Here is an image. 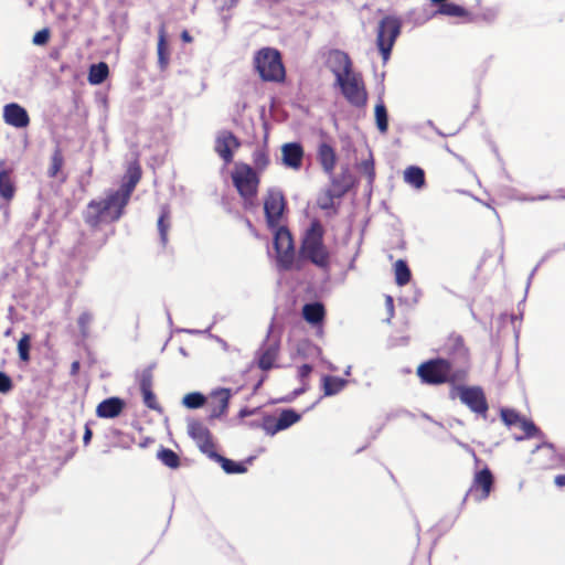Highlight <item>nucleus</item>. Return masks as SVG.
Wrapping results in <instances>:
<instances>
[{
  "label": "nucleus",
  "mask_w": 565,
  "mask_h": 565,
  "mask_svg": "<svg viewBox=\"0 0 565 565\" xmlns=\"http://www.w3.org/2000/svg\"><path fill=\"white\" fill-rule=\"evenodd\" d=\"M7 337L11 334V329L7 330L4 333Z\"/></svg>",
  "instance_id": "54"
},
{
  "label": "nucleus",
  "mask_w": 565,
  "mask_h": 565,
  "mask_svg": "<svg viewBox=\"0 0 565 565\" xmlns=\"http://www.w3.org/2000/svg\"><path fill=\"white\" fill-rule=\"evenodd\" d=\"M232 180L241 196L246 202H252L259 183L256 171L248 164L236 163L232 171Z\"/></svg>",
  "instance_id": "4"
},
{
  "label": "nucleus",
  "mask_w": 565,
  "mask_h": 565,
  "mask_svg": "<svg viewBox=\"0 0 565 565\" xmlns=\"http://www.w3.org/2000/svg\"><path fill=\"white\" fill-rule=\"evenodd\" d=\"M15 193L14 183L10 177L9 171L0 170V196L7 201L13 199Z\"/></svg>",
  "instance_id": "23"
},
{
  "label": "nucleus",
  "mask_w": 565,
  "mask_h": 565,
  "mask_svg": "<svg viewBox=\"0 0 565 565\" xmlns=\"http://www.w3.org/2000/svg\"><path fill=\"white\" fill-rule=\"evenodd\" d=\"M303 149L298 142H288L281 146V160L287 168L299 170L302 164Z\"/></svg>",
  "instance_id": "15"
},
{
  "label": "nucleus",
  "mask_w": 565,
  "mask_h": 565,
  "mask_svg": "<svg viewBox=\"0 0 565 565\" xmlns=\"http://www.w3.org/2000/svg\"><path fill=\"white\" fill-rule=\"evenodd\" d=\"M253 161L257 170L262 171L266 169L269 163L268 154L265 150L258 149L253 154Z\"/></svg>",
  "instance_id": "37"
},
{
  "label": "nucleus",
  "mask_w": 565,
  "mask_h": 565,
  "mask_svg": "<svg viewBox=\"0 0 565 565\" xmlns=\"http://www.w3.org/2000/svg\"><path fill=\"white\" fill-rule=\"evenodd\" d=\"M169 212L163 210L159 220H158V228L161 237V242L163 244L167 243V235H168V228H169Z\"/></svg>",
  "instance_id": "36"
},
{
  "label": "nucleus",
  "mask_w": 565,
  "mask_h": 565,
  "mask_svg": "<svg viewBox=\"0 0 565 565\" xmlns=\"http://www.w3.org/2000/svg\"><path fill=\"white\" fill-rule=\"evenodd\" d=\"M365 169H366V170H370L369 174H370V179H372V178H373V169H372L371 164H369V163L366 162V163H365Z\"/></svg>",
  "instance_id": "50"
},
{
  "label": "nucleus",
  "mask_w": 565,
  "mask_h": 565,
  "mask_svg": "<svg viewBox=\"0 0 565 565\" xmlns=\"http://www.w3.org/2000/svg\"><path fill=\"white\" fill-rule=\"evenodd\" d=\"M284 209L285 200L282 193L276 190L269 191L264 203V210L267 223L271 228L278 226Z\"/></svg>",
  "instance_id": "9"
},
{
  "label": "nucleus",
  "mask_w": 565,
  "mask_h": 565,
  "mask_svg": "<svg viewBox=\"0 0 565 565\" xmlns=\"http://www.w3.org/2000/svg\"><path fill=\"white\" fill-rule=\"evenodd\" d=\"M311 371H312V367L309 364H303L299 367L298 375L300 379H305V377L309 376Z\"/></svg>",
  "instance_id": "46"
},
{
  "label": "nucleus",
  "mask_w": 565,
  "mask_h": 565,
  "mask_svg": "<svg viewBox=\"0 0 565 565\" xmlns=\"http://www.w3.org/2000/svg\"><path fill=\"white\" fill-rule=\"evenodd\" d=\"M108 74H109V68L106 63L100 62L98 64H93L89 67L88 82L92 85H99L108 77Z\"/></svg>",
  "instance_id": "24"
},
{
  "label": "nucleus",
  "mask_w": 565,
  "mask_h": 565,
  "mask_svg": "<svg viewBox=\"0 0 565 565\" xmlns=\"http://www.w3.org/2000/svg\"><path fill=\"white\" fill-rule=\"evenodd\" d=\"M181 39L184 41V42H192V36L189 34L188 31H183L182 34H181Z\"/></svg>",
  "instance_id": "48"
},
{
  "label": "nucleus",
  "mask_w": 565,
  "mask_h": 565,
  "mask_svg": "<svg viewBox=\"0 0 565 565\" xmlns=\"http://www.w3.org/2000/svg\"><path fill=\"white\" fill-rule=\"evenodd\" d=\"M278 355V344L277 342H273L268 344L260 353L259 356V367L263 370H268L273 367L274 362L276 361Z\"/></svg>",
  "instance_id": "21"
},
{
  "label": "nucleus",
  "mask_w": 565,
  "mask_h": 565,
  "mask_svg": "<svg viewBox=\"0 0 565 565\" xmlns=\"http://www.w3.org/2000/svg\"><path fill=\"white\" fill-rule=\"evenodd\" d=\"M30 348H31V337L29 334H23L22 338L18 342V353L22 361L28 362L30 360Z\"/></svg>",
  "instance_id": "33"
},
{
  "label": "nucleus",
  "mask_w": 565,
  "mask_h": 565,
  "mask_svg": "<svg viewBox=\"0 0 565 565\" xmlns=\"http://www.w3.org/2000/svg\"><path fill=\"white\" fill-rule=\"evenodd\" d=\"M399 29L401 24L398 20L392 17L384 18L380 23L377 46L383 55L384 62L390 57L393 44L399 34Z\"/></svg>",
  "instance_id": "7"
},
{
  "label": "nucleus",
  "mask_w": 565,
  "mask_h": 565,
  "mask_svg": "<svg viewBox=\"0 0 565 565\" xmlns=\"http://www.w3.org/2000/svg\"><path fill=\"white\" fill-rule=\"evenodd\" d=\"M140 172L138 168L129 170V181L121 189L108 194L100 201H92L85 212V218L88 224L96 226L102 222H113L120 217L122 209L127 204L129 196L138 183Z\"/></svg>",
  "instance_id": "1"
},
{
  "label": "nucleus",
  "mask_w": 565,
  "mask_h": 565,
  "mask_svg": "<svg viewBox=\"0 0 565 565\" xmlns=\"http://www.w3.org/2000/svg\"><path fill=\"white\" fill-rule=\"evenodd\" d=\"M188 433L204 454L209 456L213 455V443L211 440L210 431L203 424L196 420L189 422Z\"/></svg>",
  "instance_id": "12"
},
{
  "label": "nucleus",
  "mask_w": 565,
  "mask_h": 565,
  "mask_svg": "<svg viewBox=\"0 0 565 565\" xmlns=\"http://www.w3.org/2000/svg\"><path fill=\"white\" fill-rule=\"evenodd\" d=\"M210 457L215 458L221 463L223 470L226 473H243L246 471V468L244 467L243 463L230 460L220 455H216L215 452H213V455H211Z\"/></svg>",
  "instance_id": "28"
},
{
  "label": "nucleus",
  "mask_w": 565,
  "mask_h": 565,
  "mask_svg": "<svg viewBox=\"0 0 565 565\" xmlns=\"http://www.w3.org/2000/svg\"><path fill=\"white\" fill-rule=\"evenodd\" d=\"M494 17H495V12L494 11H490L489 14L486 15V19L492 20V19H494Z\"/></svg>",
  "instance_id": "52"
},
{
  "label": "nucleus",
  "mask_w": 565,
  "mask_h": 565,
  "mask_svg": "<svg viewBox=\"0 0 565 565\" xmlns=\"http://www.w3.org/2000/svg\"><path fill=\"white\" fill-rule=\"evenodd\" d=\"M254 65L260 78L265 82H282L285 67L280 53L273 47H263L254 56Z\"/></svg>",
  "instance_id": "3"
},
{
  "label": "nucleus",
  "mask_w": 565,
  "mask_h": 565,
  "mask_svg": "<svg viewBox=\"0 0 565 565\" xmlns=\"http://www.w3.org/2000/svg\"><path fill=\"white\" fill-rule=\"evenodd\" d=\"M337 84L349 103L358 107L366 104L367 93L360 74L352 72L337 79Z\"/></svg>",
  "instance_id": "5"
},
{
  "label": "nucleus",
  "mask_w": 565,
  "mask_h": 565,
  "mask_svg": "<svg viewBox=\"0 0 565 565\" xmlns=\"http://www.w3.org/2000/svg\"><path fill=\"white\" fill-rule=\"evenodd\" d=\"M319 160L326 172L331 173L335 166V153L333 149L323 143L319 148Z\"/></svg>",
  "instance_id": "25"
},
{
  "label": "nucleus",
  "mask_w": 565,
  "mask_h": 565,
  "mask_svg": "<svg viewBox=\"0 0 565 565\" xmlns=\"http://www.w3.org/2000/svg\"><path fill=\"white\" fill-rule=\"evenodd\" d=\"M344 373H345V375H350L351 374V366H348Z\"/></svg>",
  "instance_id": "53"
},
{
  "label": "nucleus",
  "mask_w": 565,
  "mask_h": 565,
  "mask_svg": "<svg viewBox=\"0 0 565 565\" xmlns=\"http://www.w3.org/2000/svg\"><path fill=\"white\" fill-rule=\"evenodd\" d=\"M274 245L277 253L278 265L285 269L290 268L295 257L294 244L289 231L284 226H278L275 230Z\"/></svg>",
  "instance_id": "6"
},
{
  "label": "nucleus",
  "mask_w": 565,
  "mask_h": 565,
  "mask_svg": "<svg viewBox=\"0 0 565 565\" xmlns=\"http://www.w3.org/2000/svg\"><path fill=\"white\" fill-rule=\"evenodd\" d=\"M375 121L381 132H386L388 127L387 111L384 103L381 100L375 105Z\"/></svg>",
  "instance_id": "30"
},
{
  "label": "nucleus",
  "mask_w": 565,
  "mask_h": 565,
  "mask_svg": "<svg viewBox=\"0 0 565 565\" xmlns=\"http://www.w3.org/2000/svg\"><path fill=\"white\" fill-rule=\"evenodd\" d=\"M158 458L170 468H177L179 466V457L170 449H162L158 452Z\"/></svg>",
  "instance_id": "34"
},
{
  "label": "nucleus",
  "mask_w": 565,
  "mask_h": 565,
  "mask_svg": "<svg viewBox=\"0 0 565 565\" xmlns=\"http://www.w3.org/2000/svg\"><path fill=\"white\" fill-rule=\"evenodd\" d=\"M205 397L200 393H189L183 397V405L188 408H199L203 406Z\"/></svg>",
  "instance_id": "35"
},
{
  "label": "nucleus",
  "mask_w": 565,
  "mask_h": 565,
  "mask_svg": "<svg viewBox=\"0 0 565 565\" xmlns=\"http://www.w3.org/2000/svg\"><path fill=\"white\" fill-rule=\"evenodd\" d=\"M318 204L321 209H330L332 206V196L328 193L324 194L318 199Z\"/></svg>",
  "instance_id": "45"
},
{
  "label": "nucleus",
  "mask_w": 565,
  "mask_h": 565,
  "mask_svg": "<svg viewBox=\"0 0 565 565\" xmlns=\"http://www.w3.org/2000/svg\"><path fill=\"white\" fill-rule=\"evenodd\" d=\"M327 63L335 76V79H339L350 73H352L351 61L349 56L341 51H331L328 54Z\"/></svg>",
  "instance_id": "14"
},
{
  "label": "nucleus",
  "mask_w": 565,
  "mask_h": 565,
  "mask_svg": "<svg viewBox=\"0 0 565 565\" xmlns=\"http://www.w3.org/2000/svg\"><path fill=\"white\" fill-rule=\"evenodd\" d=\"M141 393L143 397V403L151 409H157L158 405L156 402V396L151 392L150 383L146 380L141 383Z\"/></svg>",
  "instance_id": "32"
},
{
  "label": "nucleus",
  "mask_w": 565,
  "mask_h": 565,
  "mask_svg": "<svg viewBox=\"0 0 565 565\" xmlns=\"http://www.w3.org/2000/svg\"><path fill=\"white\" fill-rule=\"evenodd\" d=\"M301 256L318 267H327L329 252L323 244V228L320 223L313 222L305 234L301 246Z\"/></svg>",
  "instance_id": "2"
},
{
  "label": "nucleus",
  "mask_w": 565,
  "mask_h": 565,
  "mask_svg": "<svg viewBox=\"0 0 565 565\" xmlns=\"http://www.w3.org/2000/svg\"><path fill=\"white\" fill-rule=\"evenodd\" d=\"M493 484L492 473L488 468L478 471L475 475L472 486L469 490L471 497L477 501H482L489 497Z\"/></svg>",
  "instance_id": "11"
},
{
  "label": "nucleus",
  "mask_w": 565,
  "mask_h": 565,
  "mask_svg": "<svg viewBox=\"0 0 565 565\" xmlns=\"http://www.w3.org/2000/svg\"><path fill=\"white\" fill-rule=\"evenodd\" d=\"M239 147L237 138L230 131H221L217 135L215 150L225 162H231L234 151Z\"/></svg>",
  "instance_id": "13"
},
{
  "label": "nucleus",
  "mask_w": 565,
  "mask_h": 565,
  "mask_svg": "<svg viewBox=\"0 0 565 565\" xmlns=\"http://www.w3.org/2000/svg\"><path fill=\"white\" fill-rule=\"evenodd\" d=\"M555 483H556L558 487H563V486H565V475L557 476V477L555 478Z\"/></svg>",
  "instance_id": "47"
},
{
  "label": "nucleus",
  "mask_w": 565,
  "mask_h": 565,
  "mask_svg": "<svg viewBox=\"0 0 565 565\" xmlns=\"http://www.w3.org/2000/svg\"><path fill=\"white\" fill-rule=\"evenodd\" d=\"M516 426H519L525 433L526 437H533L539 433L535 425L524 417H521V420Z\"/></svg>",
  "instance_id": "41"
},
{
  "label": "nucleus",
  "mask_w": 565,
  "mask_h": 565,
  "mask_svg": "<svg viewBox=\"0 0 565 565\" xmlns=\"http://www.w3.org/2000/svg\"><path fill=\"white\" fill-rule=\"evenodd\" d=\"M394 273L395 280L399 286L406 285L411 279V270L407 267V264L402 259L394 264Z\"/></svg>",
  "instance_id": "29"
},
{
  "label": "nucleus",
  "mask_w": 565,
  "mask_h": 565,
  "mask_svg": "<svg viewBox=\"0 0 565 565\" xmlns=\"http://www.w3.org/2000/svg\"><path fill=\"white\" fill-rule=\"evenodd\" d=\"M158 63L161 70H166L169 64V52L166 42V31L161 28L158 41Z\"/></svg>",
  "instance_id": "27"
},
{
  "label": "nucleus",
  "mask_w": 565,
  "mask_h": 565,
  "mask_svg": "<svg viewBox=\"0 0 565 565\" xmlns=\"http://www.w3.org/2000/svg\"><path fill=\"white\" fill-rule=\"evenodd\" d=\"M404 180L409 185L416 189H422L425 184L424 171L418 167H408L404 171Z\"/></svg>",
  "instance_id": "26"
},
{
  "label": "nucleus",
  "mask_w": 565,
  "mask_h": 565,
  "mask_svg": "<svg viewBox=\"0 0 565 565\" xmlns=\"http://www.w3.org/2000/svg\"><path fill=\"white\" fill-rule=\"evenodd\" d=\"M3 118L8 125L15 128H24L30 121L26 110L15 103L4 106Z\"/></svg>",
  "instance_id": "17"
},
{
  "label": "nucleus",
  "mask_w": 565,
  "mask_h": 565,
  "mask_svg": "<svg viewBox=\"0 0 565 565\" xmlns=\"http://www.w3.org/2000/svg\"><path fill=\"white\" fill-rule=\"evenodd\" d=\"M417 373L424 382L439 384L450 379V365L445 360H434L422 364Z\"/></svg>",
  "instance_id": "8"
},
{
  "label": "nucleus",
  "mask_w": 565,
  "mask_h": 565,
  "mask_svg": "<svg viewBox=\"0 0 565 565\" xmlns=\"http://www.w3.org/2000/svg\"><path fill=\"white\" fill-rule=\"evenodd\" d=\"M458 395L460 401L472 412L486 414L488 411L486 396L480 387H459Z\"/></svg>",
  "instance_id": "10"
},
{
  "label": "nucleus",
  "mask_w": 565,
  "mask_h": 565,
  "mask_svg": "<svg viewBox=\"0 0 565 565\" xmlns=\"http://www.w3.org/2000/svg\"><path fill=\"white\" fill-rule=\"evenodd\" d=\"M63 166V156L60 150H56L51 159V166L49 168V175L56 177Z\"/></svg>",
  "instance_id": "38"
},
{
  "label": "nucleus",
  "mask_w": 565,
  "mask_h": 565,
  "mask_svg": "<svg viewBox=\"0 0 565 565\" xmlns=\"http://www.w3.org/2000/svg\"><path fill=\"white\" fill-rule=\"evenodd\" d=\"M501 418L508 426L518 425L521 420V416L513 409H502Z\"/></svg>",
  "instance_id": "39"
},
{
  "label": "nucleus",
  "mask_w": 565,
  "mask_h": 565,
  "mask_svg": "<svg viewBox=\"0 0 565 565\" xmlns=\"http://www.w3.org/2000/svg\"><path fill=\"white\" fill-rule=\"evenodd\" d=\"M347 385V381L337 376H323L322 387L326 396H332L341 392Z\"/></svg>",
  "instance_id": "22"
},
{
  "label": "nucleus",
  "mask_w": 565,
  "mask_h": 565,
  "mask_svg": "<svg viewBox=\"0 0 565 565\" xmlns=\"http://www.w3.org/2000/svg\"><path fill=\"white\" fill-rule=\"evenodd\" d=\"M12 390L11 379L3 372H0V393H8Z\"/></svg>",
  "instance_id": "44"
},
{
  "label": "nucleus",
  "mask_w": 565,
  "mask_h": 565,
  "mask_svg": "<svg viewBox=\"0 0 565 565\" xmlns=\"http://www.w3.org/2000/svg\"><path fill=\"white\" fill-rule=\"evenodd\" d=\"M302 316L307 322L318 324L323 320L324 308L319 302L307 303L302 308Z\"/></svg>",
  "instance_id": "20"
},
{
  "label": "nucleus",
  "mask_w": 565,
  "mask_h": 565,
  "mask_svg": "<svg viewBox=\"0 0 565 565\" xmlns=\"http://www.w3.org/2000/svg\"><path fill=\"white\" fill-rule=\"evenodd\" d=\"M298 353L305 355V356H308V355H317V356H320L321 354V350L320 348L316 347V345H312L311 343L307 342V341H303L299 347H298Z\"/></svg>",
  "instance_id": "40"
},
{
  "label": "nucleus",
  "mask_w": 565,
  "mask_h": 565,
  "mask_svg": "<svg viewBox=\"0 0 565 565\" xmlns=\"http://www.w3.org/2000/svg\"><path fill=\"white\" fill-rule=\"evenodd\" d=\"M231 391L228 388H218L212 392L211 403L213 405V413L222 414L228 406Z\"/></svg>",
  "instance_id": "19"
},
{
  "label": "nucleus",
  "mask_w": 565,
  "mask_h": 565,
  "mask_svg": "<svg viewBox=\"0 0 565 565\" xmlns=\"http://www.w3.org/2000/svg\"><path fill=\"white\" fill-rule=\"evenodd\" d=\"M444 14L449 17H467L468 12L465 8L455 3L441 4L436 14Z\"/></svg>",
  "instance_id": "31"
},
{
  "label": "nucleus",
  "mask_w": 565,
  "mask_h": 565,
  "mask_svg": "<svg viewBox=\"0 0 565 565\" xmlns=\"http://www.w3.org/2000/svg\"><path fill=\"white\" fill-rule=\"evenodd\" d=\"M50 39V32L47 29H43L38 31L33 36V43L35 45H43L45 44Z\"/></svg>",
  "instance_id": "43"
},
{
  "label": "nucleus",
  "mask_w": 565,
  "mask_h": 565,
  "mask_svg": "<svg viewBox=\"0 0 565 565\" xmlns=\"http://www.w3.org/2000/svg\"><path fill=\"white\" fill-rule=\"evenodd\" d=\"M92 438V431L88 427H86L85 434H84V443L88 444Z\"/></svg>",
  "instance_id": "49"
},
{
  "label": "nucleus",
  "mask_w": 565,
  "mask_h": 565,
  "mask_svg": "<svg viewBox=\"0 0 565 565\" xmlns=\"http://www.w3.org/2000/svg\"><path fill=\"white\" fill-rule=\"evenodd\" d=\"M299 419H300V415L298 413H296L292 409H286L280 413V415L278 416V418L275 422L266 420L265 425H264V429L268 435L273 436L280 430L287 429L291 425L299 422Z\"/></svg>",
  "instance_id": "16"
},
{
  "label": "nucleus",
  "mask_w": 565,
  "mask_h": 565,
  "mask_svg": "<svg viewBox=\"0 0 565 565\" xmlns=\"http://www.w3.org/2000/svg\"><path fill=\"white\" fill-rule=\"evenodd\" d=\"M93 319H94V317L90 312H83L78 317V326L84 335H86L88 333V329H89V326H90Z\"/></svg>",
  "instance_id": "42"
},
{
  "label": "nucleus",
  "mask_w": 565,
  "mask_h": 565,
  "mask_svg": "<svg viewBox=\"0 0 565 565\" xmlns=\"http://www.w3.org/2000/svg\"><path fill=\"white\" fill-rule=\"evenodd\" d=\"M125 408V402L118 397H109L100 402L96 408V415L100 418H115Z\"/></svg>",
  "instance_id": "18"
},
{
  "label": "nucleus",
  "mask_w": 565,
  "mask_h": 565,
  "mask_svg": "<svg viewBox=\"0 0 565 565\" xmlns=\"http://www.w3.org/2000/svg\"><path fill=\"white\" fill-rule=\"evenodd\" d=\"M386 303H387V307L390 308V310H392L393 309V299H392V297H387L386 298Z\"/></svg>",
  "instance_id": "51"
}]
</instances>
